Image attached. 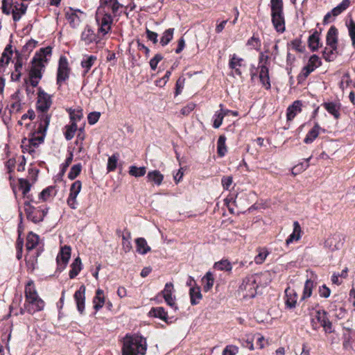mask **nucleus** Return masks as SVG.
I'll return each instance as SVG.
<instances>
[{
  "label": "nucleus",
  "instance_id": "nucleus-1",
  "mask_svg": "<svg viewBox=\"0 0 355 355\" xmlns=\"http://www.w3.org/2000/svg\"><path fill=\"white\" fill-rule=\"evenodd\" d=\"M52 96L45 92L41 87L38 89L36 109L39 113L38 119L40 121V131L47 130L51 115L47 112L52 105Z\"/></svg>",
  "mask_w": 355,
  "mask_h": 355
},
{
  "label": "nucleus",
  "instance_id": "nucleus-2",
  "mask_svg": "<svg viewBox=\"0 0 355 355\" xmlns=\"http://www.w3.org/2000/svg\"><path fill=\"white\" fill-rule=\"evenodd\" d=\"M146 349V340L142 336L127 334L124 337L122 355H145Z\"/></svg>",
  "mask_w": 355,
  "mask_h": 355
},
{
  "label": "nucleus",
  "instance_id": "nucleus-3",
  "mask_svg": "<svg viewBox=\"0 0 355 355\" xmlns=\"http://www.w3.org/2000/svg\"><path fill=\"white\" fill-rule=\"evenodd\" d=\"M258 276L252 275L246 277L239 287V291L242 293L243 297L245 298H252L257 294V288L258 287L257 280Z\"/></svg>",
  "mask_w": 355,
  "mask_h": 355
},
{
  "label": "nucleus",
  "instance_id": "nucleus-4",
  "mask_svg": "<svg viewBox=\"0 0 355 355\" xmlns=\"http://www.w3.org/2000/svg\"><path fill=\"white\" fill-rule=\"evenodd\" d=\"M33 200L24 202V211L28 220H31L34 223H37L43 220L48 209H41L40 207H35L31 205Z\"/></svg>",
  "mask_w": 355,
  "mask_h": 355
},
{
  "label": "nucleus",
  "instance_id": "nucleus-5",
  "mask_svg": "<svg viewBox=\"0 0 355 355\" xmlns=\"http://www.w3.org/2000/svg\"><path fill=\"white\" fill-rule=\"evenodd\" d=\"M312 327L314 329H317L319 327L317 323L322 327L326 333H331L333 331L332 323L327 318V313L323 309L315 311V314L311 320Z\"/></svg>",
  "mask_w": 355,
  "mask_h": 355
},
{
  "label": "nucleus",
  "instance_id": "nucleus-6",
  "mask_svg": "<svg viewBox=\"0 0 355 355\" xmlns=\"http://www.w3.org/2000/svg\"><path fill=\"white\" fill-rule=\"evenodd\" d=\"M70 68L67 59L64 56H61L59 59L58 68L57 72V84L61 86L69 77Z\"/></svg>",
  "mask_w": 355,
  "mask_h": 355
},
{
  "label": "nucleus",
  "instance_id": "nucleus-7",
  "mask_svg": "<svg viewBox=\"0 0 355 355\" xmlns=\"http://www.w3.org/2000/svg\"><path fill=\"white\" fill-rule=\"evenodd\" d=\"M320 64L321 61L319 57L316 55H311L308 61L307 64L302 68V70L298 78L302 80L306 79L309 75L316 68L320 67Z\"/></svg>",
  "mask_w": 355,
  "mask_h": 355
},
{
  "label": "nucleus",
  "instance_id": "nucleus-8",
  "mask_svg": "<svg viewBox=\"0 0 355 355\" xmlns=\"http://www.w3.org/2000/svg\"><path fill=\"white\" fill-rule=\"evenodd\" d=\"M96 21L100 26L98 28V33H101L104 35L111 31L113 19L110 14L104 13L102 15V17H101L100 13H98L96 16Z\"/></svg>",
  "mask_w": 355,
  "mask_h": 355
},
{
  "label": "nucleus",
  "instance_id": "nucleus-9",
  "mask_svg": "<svg viewBox=\"0 0 355 355\" xmlns=\"http://www.w3.org/2000/svg\"><path fill=\"white\" fill-rule=\"evenodd\" d=\"M44 306V302L40 297L26 298L24 309L31 314L42 310Z\"/></svg>",
  "mask_w": 355,
  "mask_h": 355
},
{
  "label": "nucleus",
  "instance_id": "nucleus-10",
  "mask_svg": "<svg viewBox=\"0 0 355 355\" xmlns=\"http://www.w3.org/2000/svg\"><path fill=\"white\" fill-rule=\"evenodd\" d=\"M82 188V183L80 180L75 181L70 188V193L67 198V205L73 209L77 207L76 198Z\"/></svg>",
  "mask_w": 355,
  "mask_h": 355
},
{
  "label": "nucleus",
  "instance_id": "nucleus-11",
  "mask_svg": "<svg viewBox=\"0 0 355 355\" xmlns=\"http://www.w3.org/2000/svg\"><path fill=\"white\" fill-rule=\"evenodd\" d=\"M173 291V284L171 282H168L166 284L164 289L162 291V294L166 304L171 307L174 308L175 310H177L178 307L175 302V297L172 295Z\"/></svg>",
  "mask_w": 355,
  "mask_h": 355
},
{
  "label": "nucleus",
  "instance_id": "nucleus-12",
  "mask_svg": "<svg viewBox=\"0 0 355 355\" xmlns=\"http://www.w3.org/2000/svg\"><path fill=\"white\" fill-rule=\"evenodd\" d=\"M350 0H343L336 7L334 8L331 12H327L324 17V24H328L329 22V18L331 16L336 17L345 11L350 5Z\"/></svg>",
  "mask_w": 355,
  "mask_h": 355
},
{
  "label": "nucleus",
  "instance_id": "nucleus-13",
  "mask_svg": "<svg viewBox=\"0 0 355 355\" xmlns=\"http://www.w3.org/2000/svg\"><path fill=\"white\" fill-rule=\"evenodd\" d=\"M271 17L275 29L278 33H284L286 30L284 12H272Z\"/></svg>",
  "mask_w": 355,
  "mask_h": 355
},
{
  "label": "nucleus",
  "instance_id": "nucleus-14",
  "mask_svg": "<svg viewBox=\"0 0 355 355\" xmlns=\"http://www.w3.org/2000/svg\"><path fill=\"white\" fill-rule=\"evenodd\" d=\"M81 40L85 42L86 45H89L92 42L98 44L100 39L92 28L87 26L81 33Z\"/></svg>",
  "mask_w": 355,
  "mask_h": 355
},
{
  "label": "nucleus",
  "instance_id": "nucleus-15",
  "mask_svg": "<svg viewBox=\"0 0 355 355\" xmlns=\"http://www.w3.org/2000/svg\"><path fill=\"white\" fill-rule=\"evenodd\" d=\"M297 293L290 287L285 290V304L286 308L292 309L295 308L297 301Z\"/></svg>",
  "mask_w": 355,
  "mask_h": 355
},
{
  "label": "nucleus",
  "instance_id": "nucleus-16",
  "mask_svg": "<svg viewBox=\"0 0 355 355\" xmlns=\"http://www.w3.org/2000/svg\"><path fill=\"white\" fill-rule=\"evenodd\" d=\"M323 107L331 114L334 119H338L340 116V103L337 102H324L322 104Z\"/></svg>",
  "mask_w": 355,
  "mask_h": 355
},
{
  "label": "nucleus",
  "instance_id": "nucleus-17",
  "mask_svg": "<svg viewBox=\"0 0 355 355\" xmlns=\"http://www.w3.org/2000/svg\"><path fill=\"white\" fill-rule=\"evenodd\" d=\"M85 286L82 285L74 294V299L76 302L77 309L80 313H83L85 309Z\"/></svg>",
  "mask_w": 355,
  "mask_h": 355
},
{
  "label": "nucleus",
  "instance_id": "nucleus-18",
  "mask_svg": "<svg viewBox=\"0 0 355 355\" xmlns=\"http://www.w3.org/2000/svg\"><path fill=\"white\" fill-rule=\"evenodd\" d=\"M258 69L259 78L261 83L266 89H269L270 88V82L268 68L266 65L261 64L258 67Z\"/></svg>",
  "mask_w": 355,
  "mask_h": 355
},
{
  "label": "nucleus",
  "instance_id": "nucleus-19",
  "mask_svg": "<svg viewBox=\"0 0 355 355\" xmlns=\"http://www.w3.org/2000/svg\"><path fill=\"white\" fill-rule=\"evenodd\" d=\"M101 4L111 10L114 16H120L123 5L118 0H101Z\"/></svg>",
  "mask_w": 355,
  "mask_h": 355
},
{
  "label": "nucleus",
  "instance_id": "nucleus-20",
  "mask_svg": "<svg viewBox=\"0 0 355 355\" xmlns=\"http://www.w3.org/2000/svg\"><path fill=\"white\" fill-rule=\"evenodd\" d=\"M71 248L68 245H64L61 248V250L58 254L57 261L59 265L62 263L63 265V268L66 266L67 264L70 257H71Z\"/></svg>",
  "mask_w": 355,
  "mask_h": 355
},
{
  "label": "nucleus",
  "instance_id": "nucleus-21",
  "mask_svg": "<svg viewBox=\"0 0 355 355\" xmlns=\"http://www.w3.org/2000/svg\"><path fill=\"white\" fill-rule=\"evenodd\" d=\"M326 44L329 46H337L338 29L334 26H331L327 33Z\"/></svg>",
  "mask_w": 355,
  "mask_h": 355
},
{
  "label": "nucleus",
  "instance_id": "nucleus-22",
  "mask_svg": "<svg viewBox=\"0 0 355 355\" xmlns=\"http://www.w3.org/2000/svg\"><path fill=\"white\" fill-rule=\"evenodd\" d=\"M302 103L300 101H295L287 108L286 117L288 121L293 120L295 116L302 111Z\"/></svg>",
  "mask_w": 355,
  "mask_h": 355
},
{
  "label": "nucleus",
  "instance_id": "nucleus-23",
  "mask_svg": "<svg viewBox=\"0 0 355 355\" xmlns=\"http://www.w3.org/2000/svg\"><path fill=\"white\" fill-rule=\"evenodd\" d=\"M40 237L37 234L31 232L28 234L26 237V249L28 252H30L38 245Z\"/></svg>",
  "mask_w": 355,
  "mask_h": 355
},
{
  "label": "nucleus",
  "instance_id": "nucleus-24",
  "mask_svg": "<svg viewBox=\"0 0 355 355\" xmlns=\"http://www.w3.org/2000/svg\"><path fill=\"white\" fill-rule=\"evenodd\" d=\"M149 314L151 316H154L155 318H158L164 320L166 323L171 322V321H169V318L168 317L167 313L165 311V310L163 307L159 306V307L152 308L149 312Z\"/></svg>",
  "mask_w": 355,
  "mask_h": 355
},
{
  "label": "nucleus",
  "instance_id": "nucleus-25",
  "mask_svg": "<svg viewBox=\"0 0 355 355\" xmlns=\"http://www.w3.org/2000/svg\"><path fill=\"white\" fill-rule=\"evenodd\" d=\"M301 227L297 221L293 223V233L286 240V244L288 245L294 241H298L301 237Z\"/></svg>",
  "mask_w": 355,
  "mask_h": 355
},
{
  "label": "nucleus",
  "instance_id": "nucleus-26",
  "mask_svg": "<svg viewBox=\"0 0 355 355\" xmlns=\"http://www.w3.org/2000/svg\"><path fill=\"white\" fill-rule=\"evenodd\" d=\"M338 54L337 46H327L323 52L322 56L326 61L331 62L336 59Z\"/></svg>",
  "mask_w": 355,
  "mask_h": 355
},
{
  "label": "nucleus",
  "instance_id": "nucleus-27",
  "mask_svg": "<svg viewBox=\"0 0 355 355\" xmlns=\"http://www.w3.org/2000/svg\"><path fill=\"white\" fill-rule=\"evenodd\" d=\"M243 62V58L237 57L236 54H233L229 62V67L232 69H234L236 74L241 76V71L237 68V67H241Z\"/></svg>",
  "mask_w": 355,
  "mask_h": 355
},
{
  "label": "nucleus",
  "instance_id": "nucleus-28",
  "mask_svg": "<svg viewBox=\"0 0 355 355\" xmlns=\"http://www.w3.org/2000/svg\"><path fill=\"white\" fill-rule=\"evenodd\" d=\"M320 130H322V128L318 123H316L313 128L308 132L304 139V142L305 144L312 143L318 137Z\"/></svg>",
  "mask_w": 355,
  "mask_h": 355
},
{
  "label": "nucleus",
  "instance_id": "nucleus-29",
  "mask_svg": "<svg viewBox=\"0 0 355 355\" xmlns=\"http://www.w3.org/2000/svg\"><path fill=\"white\" fill-rule=\"evenodd\" d=\"M40 121H39V125L36 131L37 134H40L41 135H33L31 139H29V144L31 146L33 147H37L39 144H42L44 141V137L46 135V130L44 132L40 131Z\"/></svg>",
  "mask_w": 355,
  "mask_h": 355
},
{
  "label": "nucleus",
  "instance_id": "nucleus-30",
  "mask_svg": "<svg viewBox=\"0 0 355 355\" xmlns=\"http://www.w3.org/2000/svg\"><path fill=\"white\" fill-rule=\"evenodd\" d=\"M148 181L159 186L164 180V175L157 170L148 172L147 175Z\"/></svg>",
  "mask_w": 355,
  "mask_h": 355
},
{
  "label": "nucleus",
  "instance_id": "nucleus-31",
  "mask_svg": "<svg viewBox=\"0 0 355 355\" xmlns=\"http://www.w3.org/2000/svg\"><path fill=\"white\" fill-rule=\"evenodd\" d=\"M189 295L191 300V304L192 305L198 304L201 300L202 295L201 294L200 288L197 287H191L189 290Z\"/></svg>",
  "mask_w": 355,
  "mask_h": 355
},
{
  "label": "nucleus",
  "instance_id": "nucleus-32",
  "mask_svg": "<svg viewBox=\"0 0 355 355\" xmlns=\"http://www.w3.org/2000/svg\"><path fill=\"white\" fill-rule=\"evenodd\" d=\"M223 104H220V110L214 114L213 126L215 128H218L221 125L224 117L229 113V111H223Z\"/></svg>",
  "mask_w": 355,
  "mask_h": 355
},
{
  "label": "nucleus",
  "instance_id": "nucleus-33",
  "mask_svg": "<svg viewBox=\"0 0 355 355\" xmlns=\"http://www.w3.org/2000/svg\"><path fill=\"white\" fill-rule=\"evenodd\" d=\"M338 239H340V238L339 236L336 235L328 238L324 242V246L331 251L339 249L343 243L340 241L337 242Z\"/></svg>",
  "mask_w": 355,
  "mask_h": 355
},
{
  "label": "nucleus",
  "instance_id": "nucleus-34",
  "mask_svg": "<svg viewBox=\"0 0 355 355\" xmlns=\"http://www.w3.org/2000/svg\"><path fill=\"white\" fill-rule=\"evenodd\" d=\"M71 269L69 271V277L71 279L75 278L82 269V263L80 257L74 259L71 265Z\"/></svg>",
  "mask_w": 355,
  "mask_h": 355
},
{
  "label": "nucleus",
  "instance_id": "nucleus-35",
  "mask_svg": "<svg viewBox=\"0 0 355 355\" xmlns=\"http://www.w3.org/2000/svg\"><path fill=\"white\" fill-rule=\"evenodd\" d=\"M137 251L141 254H145L150 250L147 242L144 238H138L135 241Z\"/></svg>",
  "mask_w": 355,
  "mask_h": 355
},
{
  "label": "nucleus",
  "instance_id": "nucleus-36",
  "mask_svg": "<svg viewBox=\"0 0 355 355\" xmlns=\"http://www.w3.org/2000/svg\"><path fill=\"white\" fill-rule=\"evenodd\" d=\"M314 286L315 283L311 279H307L305 282L302 295L301 297L302 300L307 299L311 296Z\"/></svg>",
  "mask_w": 355,
  "mask_h": 355
},
{
  "label": "nucleus",
  "instance_id": "nucleus-37",
  "mask_svg": "<svg viewBox=\"0 0 355 355\" xmlns=\"http://www.w3.org/2000/svg\"><path fill=\"white\" fill-rule=\"evenodd\" d=\"M12 55V46L7 45L0 58V67H3L9 63Z\"/></svg>",
  "mask_w": 355,
  "mask_h": 355
},
{
  "label": "nucleus",
  "instance_id": "nucleus-38",
  "mask_svg": "<svg viewBox=\"0 0 355 355\" xmlns=\"http://www.w3.org/2000/svg\"><path fill=\"white\" fill-rule=\"evenodd\" d=\"M202 282L203 284L204 291H209L212 288L214 283V278L212 273L211 272H207L202 277Z\"/></svg>",
  "mask_w": 355,
  "mask_h": 355
},
{
  "label": "nucleus",
  "instance_id": "nucleus-39",
  "mask_svg": "<svg viewBox=\"0 0 355 355\" xmlns=\"http://www.w3.org/2000/svg\"><path fill=\"white\" fill-rule=\"evenodd\" d=\"M175 29L173 28H170L166 29L163 33L160 38V44L162 46H166L173 37Z\"/></svg>",
  "mask_w": 355,
  "mask_h": 355
},
{
  "label": "nucleus",
  "instance_id": "nucleus-40",
  "mask_svg": "<svg viewBox=\"0 0 355 355\" xmlns=\"http://www.w3.org/2000/svg\"><path fill=\"white\" fill-rule=\"evenodd\" d=\"M93 302L94 304V308L96 311L103 307L105 302V298L103 296V291L101 289H98L96 291V296L94 298Z\"/></svg>",
  "mask_w": 355,
  "mask_h": 355
},
{
  "label": "nucleus",
  "instance_id": "nucleus-41",
  "mask_svg": "<svg viewBox=\"0 0 355 355\" xmlns=\"http://www.w3.org/2000/svg\"><path fill=\"white\" fill-rule=\"evenodd\" d=\"M56 195L55 188L53 186H49L44 189L39 195V198L42 201H47L51 196Z\"/></svg>",
  "mask_w": 355,
  "mask_h": 355
},
{
  "label": "nucleus",
  "instance_id": "nucleus-42",
  "mask_svg": "<svg viewBox=\"0 0 355 355\" xmlns=\"http://www.w3.org/2000/svg\"><path fill=\"white\" fill-rule=\"evenodd\" d=\"M27 9V6L21 3L19 7L15 6V9H12V18L15 21H19L22 15L25 14Z\"/></svg>",
  "mask_w": 355,
  "mask_h": 355
},
{
  "label": "nucleus",
  "instance_id": "nucleus-43",
  "mask_svg": "<svg viewBox=\"0 0 355 355\" xmlns=\"http://www.w3.org/2000/svg\"><path fill=\"white\" fill-rule=\"evenodd\" d=\"M40 252H41L37 250L35 254L29 256V257L26 259V266L28 270L31 272H33L35 269L37 262V257L40 256Z\"/></svg>",
  "mask_w": 355,
  "mask_h": 355
},
{
  "label": "nucleus",
  "instance_id": "nucleus-44",
  "mask_svg": "<svg viewBox=\"0 0 355 355\" xmlns=\"http://www.w3.org/2000/svg\"><path fill=\"white\" fill-rule=\"evenodd\" d=\"M309 46L313 51H315L319 48L320 38L318 31H315L311 35L309 36Z\"/></svg>",
  "mask_w": 355,
  "mask_h": 355
},
{
  "label": "nucleus",
  "instance_id": "nucleus-45",
  "mask_svg": "<svg viewBox=\"0 0 355 355\" xmlns=\"http://www.w3.org/2000/svg\"><path fill=\"white\" fill-rule=\"evenodd\" d=\"M66 18L70 24L71 26L73 28H76L78 26L80 23V19L76 12L71 9L70 12H66Z\"/></svg>",
  "mask_w": 355,
  "mask_h": 355
},
{
  "label": "nucleus",
  "instance_id": "nucleus-46",
  "mask_svg": "<svg viewBox=\"0 0 355 355\" xmlns=\"http://www.w3.org/2000/svg\"><path fill=\"white\" fill-rule=\"evenodd\" d=\"M96 60V57L94 55L86 56L83 58L81 61V66L85 69L84 74H86L89 71Z\"/></svg>",
  "mask_w": 355,
  "mask_h": 355
},
{
  "label": "nucleus",
  "instance_id": "nucleus-47",
  "mask_svg": "<svg viewBox=\"0 0 355 355\" xmlns=\"http://www.w3.org/2000/svg\"><path fill=\"white\" fill-rule=\"evenodd\" d=\"M146 173V168L145 166L137 167L136 166H131L129 168V174L135 178L142 177Z\"/></svg>",
  "mask_w": 355,
  "mask_h": 355
},
{
  "label": "nucleus",
  "instance_id": "nucleus-48",
  "mask_svg": "<svg viewBox=\"0 0 355 355\" xmlns=\"http://www.w3.org/2000/svg\"><path fill=\"white\" fill-rule=\"evenodd\" d=\"M226 137L224 135H220L217 141V150L220 157H223L226 152L227 148L225 146Z\"/></svg>",
  "mask_w": 355,
  "mask_h": 355
},
{
  "label": "nucleus",
  "instance_id": "nucleus-49",
  "mask_svg": "<svg viewBox=\"0 0 355 355\" xmlns=\"http://www.w3.org/2000/svg\"><path fill=\"white\" fill-rule=\"evenodd\" d=\"M19 189L22 191V194L24 197H26L27 198H30L29 196H27L28 193L31 190V184L28 182V180L26 179L21 178L19 180Z\"/></svg>",
  "mask_w": 355,
  "mask_h": 355
},
{
  "label": "nucleus",
  "instance_id": "nucleus-50",
  "mask_svg": "<svg viewBox=\"0 0 355 355\" xmlns=\"http://www.w3.org/2000/svg\"><path fill=\"white\" fill-rule=\"evenodd\" d=\"M214 268L218 270L231 271L232 269V264L227 259L221 260L215 263Z\"/></svg>",
  "mask_w": 355,
  "mask_h": 355
},
{
  "label": "nucleus",
  "instance_id": "nucleus-51",
  "mask_svg": "<svg viewBox=\"0 0 355 355\" xmlns=\"http://www.w3.org/2000/svg\"><path fill=\"white\" fill-rule=\"evenodd\" d=\"M44 67L37 65L35 64H32V67L29 73L30 78H34L37 79L42 78V70Z\"/></svg>",
  "mask_w": 355,
  "mask_h": 355
},
{
  "label": "nucleus",
  "instance_id": "nucleus-52",
  "mask_svg": "<svg viewBox=\"0 0 355 355\" xmlns=\"http://www.w3.org/2000/svg\"><path fill=\"white\" fill-rule=\"evenodd\" d=\"M66 131L64 132V137L67 140H71L75 135V132L77 130L76 123L72 122L71 125H67L65 127Z\"/></svg>",
  "mask_w": 355,
  "mask_h": 355
},
{
  "label": "nucleus",
  "instance_id": "nucleus-53",
  "mask_svg": "<svg viewBox=\"0 0 355 355\" xmlns=\"http://www.w3.org/2000/svg\"><path fill=\"white\" fill-rule=\"evenodd\" d=\"M119 159V154H113L108 158L107 169L108 171H114L116 168Z\"/></svg>",
  "mask_w": 355,
  "mask_h": 355
},
{
  "label": "nucleus",
  "instance_id": "nucleus-54",
  "mask_svg": "<svg viewBox=\"0 0 355 355\" xmlns=\"http://www.w3.org/2000/svg\"><path fill=\"white\" fill-rule=\"evenodd\" d=\"M82 171V165L81 164H74L70 169L69 173H68L69 179L73 180L76 178V177Z\"/></svg>",
  "mask_w": 355,
  "mask_h": 355
},
{
  "label": "nucleus",
  "instance_id": "nucleus-55",
  "mask_svg": "<svg viewBox=\"0 0 355 355\" xmlns=\"http://www.w3.org/2000/svg\"><path fill=\"white\" fill-rule=\"evenodd\" d=\"M347 26L352 46L355 49V22L351 19Z\"/></svg>",
  "mask_w": 355,
  "mask_h": 355
},
{
  "label": "nucleus",
  "instance_id": "nucleus-56",
  "mask_svg": "<svg viewBox=\"0 0 355 355\" xmlns=\"http://www.w3.org/2000/svg\"><path fill=\"white\" fill-rule=\"evenodd\" d=\"M271 13L277 12H283L282 0H270Z\"/></svg>",
  "mask_w": 355,
  "mask_h": 355
},
{
  "label": "nucleus",
  "instance_id": "nucleus-57",
  "mask_svg": "<svg viewBox=\"0 0 355 355\" xmlns=\"http://www.w3.org/2000/svg\"><path fill=\"white\" fill-rule=\"evenodd\" d=\"M48 62V59L46 57H43L39 52H37L32 60V64H35L37 65L44 67L45 63Z\"/></svg>",
  "mask_w": 355,
  "mask_h": 355
},
{
  "label": "nucleus",
  "instance_id": "nucleus-58",
  "mask_svg": "<svg viewBox=\"0 0 355 355\" xmlns=\"http://www.w3.org/2000/svg\"><path fill=\"white\" fill-rule=\"evenodd\" d=\"M12 9V0H3L2 11L4 14L10 15Z\"/></svg>",
  "mask_w": 355,
  "mask_h": 355
},
{
  "label": "nucleus",
  "instance_id": "nucleus-59",
  "mask_svg": "<svg viewBox=\"0 0 355 355\" xmlns=\"http://www.w3.org/2000/svg\"><path fill=\"white\" fill-rule=\"evenodd\" d=\"M311 158V157H309L308 159H306V163L305 165H304L303 164H298L297 166H295L293 169H292V173L293 175H296L299 173H300L301 171H303L304 170H306L309 164V161L310 160V159Z\"/></svg>",
  "mask_w": 355,
  "mask_h": 355
},
{
  "label": "nucleus",
  "instance_id": "nucleus-60",
  "mask_svg": "<svg viewBox=\"0 0 355 355\" xmlns=\"http://www.w3.org/2000/svg\"><path fill=\"white\" fill-rule=\"evenodd\" d=\"M318 293L320 297L327 298L330 296L331 290L325 284H323L318 288Z\"/></svg>",
  "mask_w": 355,
  "mask_h": 355
},
{
  "label": "nucleus",
  "instance_id": "nucleus-61",
  "mask_svg": "<svg viewBox=\"0 0 355 355\" xmlns=\"http://www.w3.org/2000/svg\"><path fill=\"white\" fill-rule=\"evenodd\" d=\"M247 45L252 46L254 49H258L261 46V41L259 37L252 36L248 40Z\"/></svg>",
  "mask_w": 355,
  "mask_h": 355
},
{
  "label": "nucleus",
  "instance_id": "nucleus-62",
  "mask_svg": "<svg viewBox=\"0 0 355 355\" xmlns=\"http://www.w3.org/2000/svg\"><path fill=\"white\" fill-rule=\"evenodd\" d=\"M239 353V348L235 345H227L223 350L222 355H236Z\"/></svg>",
  "mask_w": 355,
  "mask_h": 355
},
{
  "label": "nucleus",
  "instance_id": "nucleus-63",
  "mask_svg": "<svg viewBox=\"0 0 355 355\" xmlns=\"http://www.w3.org/2000/svg\"><path fill=\"white\" fill-rule=\"evenodd\" d=\"M100 116H101V113L98 112H90L87 116L88 123L90 125L95 124L98 121Z\"/></svg>",
  "mask_w": 355,
  "mask_h": 355
},
{
  "label": "nucleus",
  "instance_id": "nucleus-64",
  "mask_svg": "<svg viewBox=\"0 0 355 355\" xmlns=\"http://www.w3.org/2000/svg\"><path fill=\"white\" fill-rule=\"evenodd\" d=\"M195 107L196 104L193 102H190L181 109L180 112L182 115L187 116L189 114L195 109Z\"/></svg>",
  "mask_w": 355,
  "mask_h": 355
}]
</instances>
